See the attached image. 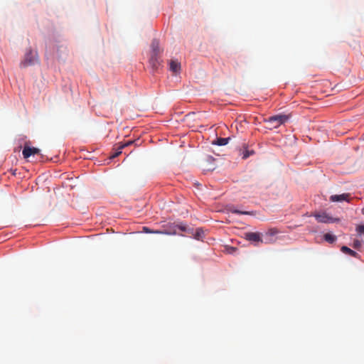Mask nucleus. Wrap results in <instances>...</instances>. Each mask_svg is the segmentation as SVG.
<instances>
[{
    "label": "nucleus",
    "mask_w": 364,
    "mask_h": 364,
    "mask_svg": "<svg viewBox=\"0 0 364 364\" xmlns=\"http://www.w3.org/2000/svg\"><path fill=\"white\" fill-rule=\"evenodd\" d=\"M289 119V115L277 114L266 119L265 122L268 124L269 129H276L287 122Z\"/></svg>",
    "instance_id": "f257e3e1"
},
{
    "label": "nucleus",
    "mask_w": 364,
    "mask_h": 364,
    "mask_svg": "<svg viewBox=\"0 0 364 364\" xmlns=\"http://www.w3.org/2000/svg\"><path fill=\"white\" fill-rule=\"evenodd\" d=\"M38 60L37 53L33 52L31 48H29L25 53L24 58L20 63V67L26 68L28 66H31L38 63Z\"/></svg>",
    "instance_id": "f03ea898"
},
{
    "label": "nucleus",
    "mask_w": 364,
    "mask_h": 364,
    "mask_svg": "<svg viewBox=\"0 0 364 364\" xmlns=\"http://www.w3.org/2000/svg\"><path fill=\"white\" fill-rule=\"evenodd\" d=\"M314 216L318 223H333L338 220V219L332 218L325 212L316 213L314 214Z\"/></svg>",
    "instance_id": "7ed1b4c3"
},
{
    "label": "nucleus",
    "mask_w": 364,
    "mask_h": 364,
    "mask_svg": "<svg viewBox=\"0 0 364 364\" xmlns=\"http://www.w3.org/2000/svg\"><path fill=\"white\" fill-rule=\"evenodd\" d=\"M245 238L252 242H263V240L261 237V234L259 232H247L245 233Z\"/></svg>",
    "instance_id": "20e7f679"
},
{
    "label": "nucleus",
    "mask_w": 364,
    "mask_h": 364,
    "mask_svg": "<svg viewBox=\"0 0 364 364\" xmlns=\"http://www.w3.org/2000/svg\"><path fill=\"white\" fill-rule=\"evenodd\" d=\"M40 152V149L35 147H30L26 144L24 146L22 154L24 159H28L32 155L38 154Z\"/></svg>",
    "instance_id": "39448f33"
},
{
    "label": "nucleus",
    "mask_w": 364,
    "mask_h": 364,
    "mask_svg": "<svg viewBox=\"0 0 364 364\" xmlns=\"http://www.w3.org/2000/svg\"><path fill=\"white\" fill-rule=\"evenodd\" d=\"M350 195L349 193H343L341 195H332L330 197L331 202L350 201Z\"/></svg>",
    "instance_id": "423d86ee"
},
{
    "label": "nucleus",
    "mask_w": 364,
    "mask_h": 364,
    "mask_svg": "<svg viewBox=\"0 0 364 364\" xmlns=\"http://www.w3.org/2000/svg\"><path fill=\"white\" fill-rule=\"evenodd\" d=\"M170 70H171L173 73H178L179 72L181 69V64L178 61L176 60H171L170 62Z\"/></svg>",
    "instance_id": "0eeeda50"
},
{
    "label": "nucleus",
    "mask_w": 364,
    "mask_h": 364,
    "mask_svg": "<svg viewBox=\"0 0 364 364\" xmlns=\"http://www.w3.org/2000/svg\"><path fill=\"white\" fill-rule=\"evenodd\" d=\"M341 252L345 253V254H347L348 255H350L352 257H358L359 255L358 254L355 252L354 250L350 249L349 247H346V246H343L341 249Z\"/></svg>",
    "instance_id": "6e6552de"
},
{
    "label": "nucleus",
    "mask_w": 364,
    "mask_h": 364,
    "mask_svg": "<svg viewBox=\"0 0 364 364\" xmlns=\"http://www.w3.org/2000/svg\"><path fill=\"white\" fill-rule=\"evenodd\" d=\"M230 138H217L216 141L213 142L214 144L218 146H225L228 143Z\"/></svg>",
    "instance_id": "1a4fd4ad"
},
{
    "label": "nucleus",
    "mask_w": 364,
    "mask_h": 364,
    "mask_svg": "<svg viewBox=\"0 0 364 364\" xmlns=\"http://www.w3.org/2000/svg\"><path fill=\"white\" fill-rule=\"evenodd\" d=\"M324 240L328 243H333L336 240V237L331 233H326L323 236Z\"/></svg>",
    "instance_id": "9d476101"
},
{
    "label": "nucleus",
    "mask_w": 364,
    "mask_h": 364,
    "mask_svg": "<svg viewBox=\"0 0 364 364\" xmlns=\"http://www.w3.org/2000/svg\"><path fill=\"white\" fill-rule=\"evenodd\" d=\"M153 233L164 235H175L176 234V230L175 229L172 230H154Z\"/></svg>",
    "instance_id": "9b49d317"
},
{
    "label": "nucleus",
    "mask_w": 364,
    "mask_h": 364,
    "mask_svg": "<svg viewBox=\"0 0 364 364\" xmlns=\"http://www.w3.org/2000/svg\"><path fill=\"white\" fill-rule=\"evenodd\" d=\"M204 236V231L201 228H198L194 234V238L196 240H202Z\"/></svg>",
    "instance_id": "f8f14e48"
},
{
    "label": "nucleus",
    "mask_w": 364,
    "mask_h": 364,
    "mask_svg": "<svg viewBox=\"0 0 364 364\" xmlns=\"http://www.w3.org/2000/svg\"><path fill=\"white\" fill-rule=\"evenodd\" d=\"M230 212L232 213L240 214V215H251L252 214L251 212L241 211V210H239L235 209V208H231L230 209Z\"/></svg>",
    "instance_id": "ddd939ff"
},
{
    "label": "nucleus",
    "mask_w": 364,
    "mask_h": 364,
    "mask_svg": "<svg viewBox=\"0 0 364 364\" xmlns=\"http://www.w3.org/2000/svg\"><path fill=\"white\" fill-rule=\"evenodd\" d=\"M159 41L157 40H154L152 42H151V48L154 50V52L155 53V54L156 55L157 54V52H158V49H159Z\"/></svg>",
    "instance_id": "4468645a"
},
{
    "label": "nucleus",
    "mask_w": 364,
    "mask_h": 364,
    "mask_svg": "<svg viewBox=\"0 0 364 364\" xmlns=\"http://www.w3.org/2000/svg\"><path fill=\"white\" fill-rule=\"evenodd\" d=\"M277 233H278V230H277V229H275V228H271V229H269V230L267 232L266 235H267V236L272 237V236H274L275 235H277Z\"/></svg>",
    "instance_id": "2eb2a0df"
},
{
    "label": "nucleus",
    "mask_w": 364,
    "mask_h": 364,
    "mask_svg": "<svg viewBox=\"0 0 364 364\" xmlns=\"http://www.w3.org/2000/svg\"><path fill=\"white\" fill-rule=\"evenodd\" d=\"M134 141L129 140V141H127V142H126V143H123V144L122 143V144L119 145V149H124V147H127V146H130V145H132V144H134Z\"/></svg>",
    "instance_id": "dca6fc26"
},
{
    "label": "nucleus",
    "mask_w": 364,
    "mask_h": 364,
    "mask_svg": "<svg viewBox=\"0 0 364 364\" xmlns=\"http://www.w3.org/2000/svg\"><path fill=\"white\" fill-rule=\"evenodd\" d=\"M252 154H253V151L250 152L249 151L246 150L245 151L243 152L242 159H245L248 158Z\"/></svg>",
    "instance_id": "f3484780"
},
{
    "label": "nucleus",
    "mask_w": 364,
    "mask_h": 364,
    "mask_svg": "<svg viewBox=\"0 0 364 364\" xmlns=\"http://www.w3.org/2000/svg\"><path fill=\"white\" fill-rule=\"evenodd\" d=\"M356 230L359 232V233H364V225H358L356 228Z\"/></svg>",
    "instance_id": "a211bd4d"
},
{
    "label": "nucleus",
    "mask_w": 364,
    "mask_h": 364,
    "mask_svg": "<svg viewBox=\"0 0 364 364\" xmlns=\"http://www.w3.org/2000/svg\"><path fill=\"white\" fill-rule=\"evenodd\" d=\"M361 246V242L359 240H355L353 242V247L354 248H359Z\"/></svg>",
    "instance_id": "6ab92c4d"
},
{
    "label": "nucleus",
    "mask_w": 364,
    "mask_h": 364,
    "mask_svg": "<svg viewBox=\"0 0 364 364\" xmlns=\"http://www.w3.org/2000/svg\"><path fill=\"white\" fill-rule=\"evenodd\" d=\"M177 228L182 231H186V229H187V228L184 225H182V224L177 225Z\"/></svg>",
    "instance_id": "aec40b11"
},
{
    "label": "nucleus",
    "mask_w": 364,
    "mask_h": 364,
    "mask_svg": "<svg viewBox=\"0 0 364 364\" xmlns=\"http://www.w3.org/2000/svg\"><path fill=\"white\" fill-rule=\"evenodd\" d=\"M143 230H144V232H146V233H152V232H154V230L149 229L147 227H144L143 228Z\"/></svg>",
    "instance_id": "412c9836"
},
{
    "label": "nucleus",
    "mask_w": 364,
    "mask_h": 364,
    "mask_svg": "<svg viewBox=\"0 0 364 364\" xmlns=\"http://www.w3.org/2000/svg\"><path fill=\"white\" fill-rule=\"evenodd\" d=\"M121 150L122 149H119V151L115 152L111 157L112 158L117 157L122 153Z\"/></svg>",
    "instance_id": "4be33fe9"
},
{
    "label": "nucleus",
    "mask_w": 364,
    "mask_h": 364,
    "mask_svg": "<svg viewBox=\"0 0 364 364\" xmlns=\"http://www.w3.org/2000/svg\"><path fill=\"white\" fill-rule=\"evenodd\" d=\"M270 242H272V240L270 239L267 240V241H265V243H270Z\"/></svg>",
    "instance_id": "5701e85b"
}]
</instances>
